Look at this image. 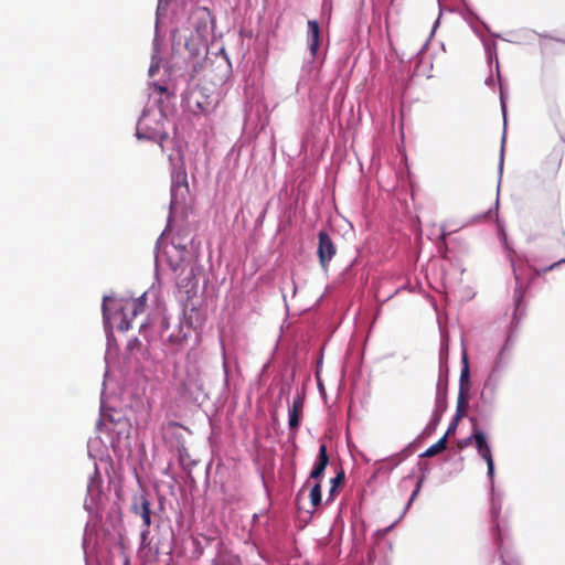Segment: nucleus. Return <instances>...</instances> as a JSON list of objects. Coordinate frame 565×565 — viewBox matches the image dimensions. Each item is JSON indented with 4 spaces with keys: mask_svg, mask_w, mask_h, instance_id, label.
<instances>
[{
    "mask_svg": "<svg viewBox=\"0 0 565 565\" xmlns=\"http://www.w3.org/2000/svg\"><path fill=\"white\" fill-rule=\"evenodd\" d=\"M146 306V292L140 297L116 298L106 296L103 301L104 323L107 331L116 327L126 331L131 327V320L142 312Z\"/></svg>",
    "mask_w": 565,
    "mask_h": 565,
    "instance_id": "f257e3e1",
    "label": "nucleus"
},
{
    "mask_svg": "<svg viewBox=\"0 0 565 565\" xmlns=\"http://www.w3.org/2000/svg\"><path fill=\"white\" fill-rule=\"evenodd\" d=\"M339 477L338 478H334L332 481H333V487L331 488V495L334 493V490H335V486H337V481H338Z\"/></svg>",
    "mask_w": 565,
    "mask_h": 565,
    "instance_id": "393cba45",
    "label": "nucleus"
},
{
    "mask_svg": "<svg viewBox=\"0 0 565 565\" xmlns=\"http://www.w3.org/2000/svg\"><path fill=\"white\" fill-rule=\"evenodd\" d=\"M446 444H447V438L446 436H444L443 438H440L436 444H434L433 446H430L426 452L424 454V456L426 457H433L437 454H439L440 451H443L445 448H446Z\"/></svg>",
    "mask_w": 565,
    "mask_h": 565,
    "instance_id": "4468645a",
    "label": "nucleus"
},
{
    "mask_svg": "<svg viewBox=\"0 0 565 565\" xmlns=\"http://www.w3.org/2000/svg\"><path fill=\"white\" fill-rule=\"evenodd\" d=\"M160 92H163L166 88L163 86H157Z\"/></svg>",
    "mask_w": 565,
    "mask_h": 565,
    "instance_id": "cd10ccee",
    "label": "nucleus"
},
{
    "mask_svg": "<svg viewBox=\"0 0 565 565\" xmlns=\"http://www.w3.org/2000/svg\"><path fill=\"white\" fill-rule=\"evenodd\" d=\"M134 511L141 516L145 527L148 529L151 524L149 502L145 498H140V504L135 503Z\"/></svg>",
    "mask_w": 565,
    "mask_h": 565,
    "instance_id": "f8f14e48",
    "label": "nucleus"
},
{
    "mask_svg": "<svg viewBox=\"0 0 565 565\" xmlns=\"http://www.w3.org/2000/svg\"><path fill=\"white\" fill-rule=\"evenodd\" d=\"M136 136L139 140L146 139L158 142L164 151V116L159 108H148L142 113L137 124Z\"/></svg>",
    "mask_w": 565,
    "mask_h": 565,
    "instance_id": "39448f33",
    "label": "nucleus"
},
{
    "mask_svg": "<svg viewBox=\"0 0 565 565\" xmlns=\"http://www.w3.org/2000/svg\"><path fill=\"white\" fill-rule=\"evenodd\" d=\"M505 138L503 137L502 146L504 145ZM502 167H503V147L501 148V158H500V174L502 173Z\"/></svg>",
    "mask_w": 565,
    "mask_h": 565,
    "instance_id": "b1692460",
    "label": "nucleus"
},
{
    "mask_svg": "<svg viewBox=\"0 0 565 565\" xmlns=\"http://www.w3.org/2000/svg\"><path fill=\"white\" fill-rule=\"evenodd\" d=\"M310 501L313 508L318 507L321 502V488L316 483L310 490Z\"/></svg>",
    "mask_w": 565,
    "mask_h": 565,
    "instance_id": "2eb2a0df",
    "label": "nucleus"
},
{
    "mask_svg": "<svg viewBox=\"0 0 565 565\" xmlns=\"http://www.w3.org/2000/svg\"><path fill=\"white\" fill-rule=\"evenodd\" d=\"M157 263H167L178 276L177 284L185 292L193 291L198 286L199 267L185 259V250L175 245H170L157 255Z\"/></svg>",
    "mask_w": 565,
    "mask_h": 565,
    "instance_id": "7ed1b4c3",
    "label": "nucleus"
},
{
    "mask_svg": "<svg viewBox=\"0 0 565 565\" xmlns=\"http://www.w3.org/2000/svg\"><path fill=\"white\" fill-rule=\"evenodd\" d=\"M102 416L104 420L109 419L110 423L114 424L113 430L118 436V441L120 443L121 439L126 441V444H129L130 433H131V424L125 419L121 418L119 415L118 417H115L114 415H108L104 412V406L102 405Z\"/></svg>",
    "mask_w": 565,
    "mask_h": 565,
    "instance_id": "0eeeda50",
    "label": "nucleus"
},
{
    "mask_svg": "<svg viewBox=\"0 0 565 565\" xmlns=\"http://www.w3.org/2000/svg\"><path fill=\"white\" fill-rule=\"evenodd\" d=\"M140 347V342L137 338L130 340L127 344V349L132 352L136 348Z\"/></svg>",
    "mask_w": 565,
    "mask_h": 565,
    "instance_id": "412c9836",
    "label": "nucleus"
},
{
    "mask_svg": "<svg viewBox=\"0 0 565 565\" xmlns=\"http://www.w3.org/2000/svg\"><path fill=\"white\" fill-rule=\"evenodd\" d=\"M563 263H565V259H561V260H558V262H556V263L552 264L551 266L546 267V268H545V269H543V270H535V274H536V275H541L542 273H547V271H550V270H552V269L556 268L558 265H561V264H563Z\"/></svg>",
    "mask_w": 565,
    "mask_h": 565,
    "instance_id": "a211bd4d",
    "label": "nucleus"
},
{
    "mask_svg": "<svg viewBox=\"0 0 565 565\" xmlns=\"http://www.w3.org/2000/svg\"><path fill=\"white\" fill-rule=\"evenodd\" d=\"M212 30L210 11L205 8H199L191 13L188 26L178 31V38L184 40L185 46L192 55H199L206 52Z\"/></svg>",
    "mask_w": 565,
    "mask_h": 565,
    "instance_id": "f03ea898",
    "label": "nucleus"
},
{
    "mask_svg": "<svg viewBox=\"0 0 565 565\" xmlns=\"http://www.w3.org/2000/svg\"><path fill=\"white\" fill-rule=\"evenodd\" d=\"M88 493L93 497L95 491H98V486L96 483L95 478L90 480V482L87 486Z\"/></svg>",
    "mask_w": 565,
    "mask_h": 565,
    "instance_id": "6ab92c4d",
    "label": "nucleus"
},
{
    "mask_svg": "<svg viewBox=\"0 0 565 565\" xmlns=\"http://www.w3.org/2000/svg\"><path fill=\"white\" fill-rule=\"evenodd\" d=\"M308 43L312 55L317 53L319 46V25L316 21H308Z\"/></svg>",
    "mask_w": 565,
    "mask_h": 565,
    "instance_id": "9b49d317",
    "label": "nucleus"
},
{
    "mask_svg": "<svg viewBox=\"0 0 565 565\" xmlns=\"http://www.w3.org/2000/svg\"><path fill=\"white\" fill-rule=\"evenodd\" d=\"M99 443H100V441H99V439H97V438H95V439H90V440L88 441L87 447H88V452H89V455H90V456H94V455H93V451L95 450L96 446H97Z\"/></svg>",
    "mask_w": 565,
    "mask_h": 565,
    "instance_id": "aec40b11",
    "label": "nucleus"
},
{
    "mask_svg": "<svg viewBox=\"0 0 565 565\" xmlns=\"http://www.w3.org/2000/svg\"><path fill=\"white\" fill-rule=\"evenodd\" d=\"M514 274H515V278H516V280H519V275H518V273H516V269H515V268H514Z\"/></svg>",
    "mask_w": 565,
    "mask_h": 565,
    "instance_id": "c85d7f7f",
    "label": "nucleus"
},
{
    "mask_svg": "<svg viewBox=\"0 0 565 565\" xmlns=\"http://www.w3.org/2000/svg\"><path fill=\"white\" fill-rule=\"evenodd\" d=\"M441 397V384L438 383V399Z\"/></svg>",
    "mask_w": 565,
    "mask_h": 565,
    "instance_id": "bb28decb",
    "label": "nucleus"
},
{
    "mask_svg": "<svg viewBox=\"0 0 565 565\" xmlns=\"http://www.w3.org/2000/svg\"><path fill=\"white\" fill-rule=\"evenodd\" d=\"M158 53H159L158 40L156 38L154 39V43H153V54H152L151 64H150V67H149V76L150 77H153L158 73L159 67H160V61L158 58Z\"/></svg>",
    "mask_w": 565,
    "mask_h": 565,
    "instance_id": "ddd939ff",
    "label": "nucleus"
},
{
    "mask_svg": "<svg viewBox=\"0 0 565 565\" xmlns=\"http://www.w3.org/2000/svg\"><path fill=\"white\" fill-rule=\"evenodd\" d=\"M318 254L322 267H326L335 254V247L328 234L324 232L319 233Z\"/></svg>",
    "mask_w": 565,
    "mask_h": 565,
    "instance_id": "6e6552de",
    "label": "nucleus"
},
{
    "mask_svg": "<svg viewBox=\"0 0 565 565\" xmlns=\"http://www.w3.org/2000/svg\"><path fill=\"white\" fill-rule=\"evenodd\" d=\"M462 364H463V367H462L461 374H460V385L461 386L463 385V383H467L469 380V366H468V358H467L466 351H463V354H462Z\"/></svg>",
    "mask_w": 565,
    "mask_h": 565,
    "instance_id": "dca6fc26",
    "label": "nucleus"
},
{
    "mask_svg": "<svg viewBox=\"0 0 565 565\" xmlns=\"http://www.w3.org/2000/svg\"><path fill=\"white\" fill-rule=\"evenodd\" d=\"M169 160L172 166V186L170 212H183L190 202V192L186 183V174L184 172L183 159L179 151L175 154L170 153Z\"/></svg>",
    "mask_w": 565,
    "mask_h": 565,
    "instance_id": "20e7f679",
    "label": "nucleus"
},
{
    "mask_svg": "<svg viewBox=\"0 0 565 565\" xmlns=\"http://www.w3.org/2000/svg\"><path fill=\"white\" fill-rule=\"evenodd\" d=\"M170 3V0H159L158 1V8H157V24L159 23V20L161 15L166 13V10Z\"/></svg>",
    "mask_w": 565,
    "mask_h": 565,
    "instance_id": "f3484780",
    "label": "nucleus"
},
{
    "mask_svg": "<svg viewBox=\"0 0 565 565\" xmlns=\"http://www.w3.org/2000/svg\"><path fill=\"white\" fill-rule=\"evenodd\" d=\"M302 409H303V397L298 395L294 399L292 405L289 408V427L291 429L298 428V426L300 424L301 415H302Z\"/></svg>",
    "mask_w": 565,
    "mask_h": 565,
    "instance_id": "1a4fd4ad",
    "label": "nucleus"
},
{
    "mask_svg": "<svg viewBox=\"0 0 565 565\" xmlns=\"http://www.w3.org/2000/svg\"><path fill=\"white\" fill-rule=\"evenodd\" d=\"M419 489H420V482L417 484L416 489L414 490V492L412 493L411 495V499L407 503V508L412 504V502L414 501V499L417 497L418 492H419Z\"/></svg>",
    "mask_w": 565,
    "mask_h": 565,
    "instance_id": "4be33fe9",
    "label": "nucleus"
},
{
    "mask_svg": "<svg viewBox=\"0 0 565 565\" xmlns=\"http://www.w3.org/2000/svg\"><path fill=\"white\" fill-rule=\"evenodd\" d=\"M499 509L500 507H497L494 503H493V507H492V511H493V514H498L499 513Z\"/></svg>",
    "mask_w": 565,
    "mask_h": 565,
    "instance_id": "a878e982",
    "label": "nucleus"
},
{
    "mask_svg": "<svg viewBox=\"0 0 565 565\" xmlns=\"http://www.w3.org/2000/svg\"><path fill=\"white\" fill-rule=\"evenodd\" d=\"M328 462L329 459L327 456V447L324 445H321L319 448L318 460L310 473V477L312 479H319L320 477H322Z\"/></svg>",
    "mask_w": 565,
    "mask_h": 565,
    "instance_id": "9d476101",
    "label": "nucleus"
},
{
    "mask_svg": "<svg viewBox=\"0 0 565 565\" xmlns=\"http://www.w3.org/2000/svg\"><path fill=\"white\" fill-rule=\"evenodd\" d=\"M500 99H501V107H502V113H503V117H504V121H505L507 120L505 119V99H504V93L502 89L500 93Z\"/></svg>",
    "mask_w": 565,
    "mask_h": 565,
    "instance_id": "5701e85b",
    "label": "nucleus"
},
{
    "mask_svg": "<svg viewBox=\"0 0 565 565\" xmlns=\"http://www.w3.org/2000/svg\"><path fill=\"white\" fill-rule=\"evenodd\" d=\"M467 444H475L478 455L487 462V473L493 486L494 479V462L492 458L491 447L489 445L487 435L484 431L478 428H473L472 435L467 439Z\"/></svg>",
    "mask_w": 565,
    "mask_h": 565,
    "instance_id": "423d86ee",
    "label": "nucleus"
}]
</instances>
